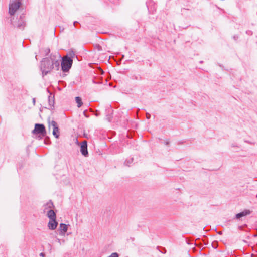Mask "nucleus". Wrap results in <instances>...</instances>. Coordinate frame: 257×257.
<instances>
[{
    "label": "nucleus",
    "instance_id": "dca6fc26",
    "mask_svg": "<svg viewBox=\"0 0 257 257\" xmlns=\"http://www.w3.org/2000/svg\"><path fill=\"white\" fill-rule=\"evenodd\" d=\"M49 105L51 106V107L52 106H53V105L54 104V97H51V96L49 97Z\"/></svg>",
    "mask_w": 257,
    "mask_h": 257
},
{
    "label": "nucleus",
    "instance_id": "7c9ffc66",
    "mask_svg": "<svg viewBox=\"0 0 257 257\" xmlns=\"http://www.w3.org/2000/svg\"><path fill=\"white\" fill-rule=\"evenodd\" d=\"M37 55H36V56H35V58H36V59H37Z\"/></svg>",
    "mask_w": 257,
    "mask_h": 257
},
{
    "label": "nucleus",
    "instance_id": "4468645a",
    "mask_svg": "<svg viewBox=\"0 0 257 257\" xmlns=\"http://www.w3.org/2000/svg\"><path fill=\"white\" fill-rule=\"evenodd\" d=\"M59 131L58 127H55V128H53V135L55 137V138H59Z\"/></svg>",
    "mask_w": 257,
    "mask_h": 257
},
{
    "label": "nucleus",
    "instance_id": "9b49d317",
    "mask_svg": "<svg viewBox=\"0 0 257 257\" xmlns=\"http://www.w3.org/2000/svg\"><path fill=\"white\" fill-rule=\"evenodd\" d=\"M251 213L250 211L248 210H245L243 211L240 212L239 213H237L236 215V218L237 219H240L242 217L245 216L246 215L250 214Z\"/></svg>",
    "mask_w": 257,
    "mask_h": 257
},
{
    "label": "nucleus",
    "instance_id": "9d476101",
    "mask_svg": "<svg viewBox=\"0 0 257 257\" xmlns=\"http://www.w3.org/2000/svg\"><path fill=\"white\" fill-rule=\"evenodd\" d=\"M58 225L56 219H50L48 226L50 229L54 230Z\"/></svg>",
    "mask_w": 257,
    "mask_h": 257
},
{
    "label": "nucleus",
    "instance_id": "1a4fd4ad",
    "mask_svg": "<svg viewBox=\"0 0 257 257\" xmlns=\"http://www.w3.org/2000/svg\"><path fill=\"white\" fill-rule=\"evenodd\" d=\"M67 230L68 225L64 223H61L58 229L59 235L62 236L65 235V234L67 232Z\"/></svg>",
    "mask_w": 257,
    "mask_h": 257
},
{
    "label": "nucleus",
    "instance_id": "c756f323",
    "mask_svg": "<svg viewBox=\"0 0 257 257\" xmlns=\"http://www.w3.org/2000/svg\"><path fill=\"white\" fill-rule=\"evenodd\" d=\"M218 233L219 234H222V232H221V231H220V232H219Z\"/></svg>",
    "mask_w": 257,
    "mask_h": 257
},
{
    "label": "nucleus",
    "instance_id": "c85d7f7f",
    "mask_svg": "<svg viewBox=\"0 0 257 257\" xmlns=\"http://www.w3.org/2000/svg\"><path fill=\"white\" fill-rule=\"evenodd\" d=\"M169 142L167 141H166V142H165V144H166V145H168V144H169Z\"/></svg>",
    "mask_w": 257,
    "mask_h": 257
},
{
    "label": "nucleus",
    "instance_id": "f03ea898",
    "mask_svg": "<svg viewBox=\"0 0 257 257\" xmlns=\"http://www.w3.org/2000/svg\"><path fill=\"white\" fill-rule=\"evenodd\" d=\"M69 55L70 56V57L66 56L63 58L61 57V69L64 72H68L71 68L73 63V60L71 57H74L75 54L73 52H71L69 53Z\"/></svg>",
    "mask_w": 257,
    "mask_h": 257
},
{
    "label": "nucleus",
    "instance_id": "6e6552de",
    "mask_svg": "<svg viewBox=\"0 0 257 257\" xmlns=\"http://www.w3.org/2000/svg\"><path fill=\"white\" fill-rule=\"evenodd\" d=\"M54 207L53 203L51 200H50L43 206V210L44 213L47 212V211L52 209Z\"/></svg>",
    "mask_w": 257,
    "mask_h": 257
},
{
    "label": "nucleus",
    "instance_id": "412c9836",
    "mask_svg": "<svg viewBox=\"0 0 257 257\" xmlns=\"http://www.w3.org/2000/svg\"><path fill=\"white\" fill-rule=\"evenodd\" d=\"M146 118L148 119H149L151 118V115L149 113H146Z\"/></svg>",
    "mask_w": 257,
    "mask_h": 257
},
{
    "label": "nucleus",
    "instance_id": "bb28decb",
    "mask_svg": "<svg viewBox=\"0 0 257 257\" xmlns=\"http://www.w3.org/2000/svg\"><path fill=\"white\" fill-rule=\"evenodd\" d=\"M35 102H36L35 98H33V102L34 105H35Z\"/></svg>",
    "mask_w": 257,
    "mask_h": 257
},
{
    "label": "nucleus",
    "instance_id": "aec40b11",
    "mask_svg": "<svg viewBox=\"0 0 257 257\" xmlns=\"http://www.w3.org/2000/svg\"><path fill=\"white\" fill-rule=\"evenodd\" d=\"M45 52L46 53V55H47L50 52V50L49 48H46Z\"/></svg>",
    "mask_w": 257,
    "mask_h": 257
},
{
    "label": "nucleus",
    "instance_id": "473e14b6",
    "mask_svg": "<svg viewBox=\"0 0 257 257\" xmlns=\"http://www.w3.org/2000/svg\"><path fill=\"white\" fill-rule=\"evenodd\" d=\"M71 234V233H68L67 235H69V234Z\"/></svg>",
    "mask_w": 257,
    "mask_h": 257
},
{
    "label": "nucleus",
    "instance_id": "393cba45",
    "mask_svg": "<svg viewBox=\"0 0 257 257\" xmlns=\"http://www.w3.org/2000/svg\"><path fill=\"white\" fill-rule=\"evenodd\" d=\"M40 255V256H41L42 257L45 256V254L44 253H41Z\"/></svg>",
    "mask_w": 257,
    "mask_h": 257
},
{
    "label": "nucleus",
    "instance_id": "6ab92c4d",
    "mask_svg": "<svg viewBox=\"0 0 257 257\" xmlns=\"http://www.w3.org/2000/svg\"><path fill=\"white\" fill-rule=\"evenodd\" d=\"M56 241L59 243V244H61L62 243H64L65 242V240H61L59 238H57L56 239Z\"/></svg>",
    "mask_w": 257,
    "mask_h": 257
},
{
    "label": "nucleus",
    "instance_id": "5701e85b",
    "mask_svg": "<svg viewBox=\"0 0 257 257\" xmlns=\"http://www.w3.org/2000/svg\"><path fill=\"white\" fill-rule=\"evenodd\" d=\"M86 113H87V110H85V111H84V112H83V114H84V115L85 117H88L89 116H88V115H87V114H86Z\"/></svg>",
    "mask_w": 257,
    "mask_h": 257
},
{
    "label": "nucleus",
    "instance_id": "cd10ccee",
    "mask_svg": "<svg viewBox=\"0 0 257 257\" xmlns=\"http://www.w3.org/2000/svg\"><path fill=\"white\" fill-rule=\"evenodd\" d=\"M244 142H246V143H248V144H252V143H251V142H250L249 141H246V140H245V141H244Z\"/></svg>",
    "mask_w": 257,
    "mask_h": 257
},
{
    "label": "nucleus",
    "instance_id": "b1692460",
    "mask_svg": "<svg viewBox=\"0 0 257 257\" xmlns=\"http://www.w3.org/2000/svg\"><path fill=\"white\" fill-rule=\"evenodd\" d=\"M231 147H237V148H239V146H236L235 145H234V144H232V145H231Z\"/></svg>",
    "mask_w": 257,
    "mask_h": 257
},
{
    "label": "nucleus",
    "instance_id": "423d86ee",
    "mask_svg": "<svg viewBox=\"0 0 257 257\" xmlns=\"http://www.w3.org/2000/svg\"><path fill=\"white\" fill-rule=\"evenodd\" d=\"M146 5L150 13H153L156 10L155 4L152 0H148L146 2Z\"/></svg>",
    "mask_w": 257,
    "mask_h": 257
},
{
    "label": "nucleus",
    "instance_id": "0eeeda50",
    "mask_svg": "<svg viewBox=\"0 0 257 257\" xmlns=\"http://www.w3.org/2000/svg\"><path fill=\"white\" fill-rule=\"evenodd\" d=\"M25 25L26 23L24 20V16L22 15L20 16L19 20L18 21L17 27L20 29L23 30Z\"/></svg>",
    "mask_w": 257,
    "mask_h": 257
},
{
    "label": "nucleus",
    "instance_id": "39448f33",
    "mask_svg": "<svg viewBox=\"0 0 257 257\" xmlns=\"http://www.w3.org/2000/svg\"><path fill=\"white\" fill-rule=\"evenodd\" d=\"M80 152L84 156L87 157L88 156L87 142L86 141H84L81 143Z\"/></svg>",
    "mask_w": 257,
    "mask_h": 257
},
{
    "label": "nucleus",
    "instance_id": "2f4dec72",
    "mask_svg": "<svg viewBox=\"0 0 257 257\" xmlns=\"http://www.w3.org/2000/svg\"><path fill=\"white\" fill-rule=\"evenodd\" d=\"M96 83H101V82H97Z\"/></svg>",
    "mask_w": 257,
    "mask_h": 257
},
{
    "label": "nucleus",
    "instance_id": "20e7f679",
    "mask_svg": "<svg viewBox=\"0 0 257 257\" xmlns=\"http://www.w3.org/2000/svg\"><path fill=\"white\" fill-rule=\"evenodd\" d=\"M34 134H39L43 137L45 136L46 132L45 126L42 124L37 123L35 125V128L32 131Z\"/></svg>",
    "mask_w": 257,
    "mask_h": 257
},
{
    "label": "nucleus",
    "instance_id": "a211bd4d",
    "mask_svg": "<svg viewBox=\"0 0 257 257\" xmlns=\"http://www.w3.org/2000/svg\"><path fill=\"white\" fill-rule=\"evenodd\" d=\"M51 124L53 128H55V127H58L57 123L54 120L51 121Z\"/></svg>",
    "mask_w": 257,
    "mask_h": 257
},
{
    "label": "nucleus",
    "instance_id": "7ed1b4c3",
    "mask_svg": "<svg viewBox=\"0 0 257 257\" xmlns=\"http://www.w3.org/2000/svg\"><path fill=\"white\" fill-rule=\"evenodd\" d=\"M21 5V0H12L9 4V13L14 15Z\"/></svg>",
    "mask_w": 257,
    "mask_h": 257
},
{
    "label": "nucleus",
    "instance_id": "2eb2a0df",
    "mask_svg": "<svg viewBox=\"0 0 257 257\" xmlns=\"http://www.w3.org/2000/svg\"><path fill=\"white\" fill-rule=\"evenodd\" d=\"M133 162V158H129L125 160V161L124 162V164L126 166H129L130 165V164L132 163Z\"/></svg>",
    "mask_w": 257,
    "mask_h": 257
},
{
    "label": "nucleus",
    "instance_id": "4be33fe9",
    "mask_svg": "<svg viewBox=\"0 0 257 257\" xmlns=\"http://www.w3.org/2000/svg\"><path fill=\"white\" fill-rule=\"evenodd\" d=\"M246 34H247L248 35H251L252 34V32L251 31H250V30H248V31H246Z\"/></svg>",
    "mask_w": 257,
    "mask_h": 257
},
{
    "label": "nucleus",
    "instance_id": "f8f14e48",
    "mask_svg": "<svg viewBox=\"0 0 257 257\" xmlns=\"http://www.w3.org/2000/svg\"><path fill=\"white\" fill-rule=\"evenodd\" d=\"M47 216L49 219H56V214L52 209H50L47 211Z\"/></svg>",
    "mask_w": 257,
    "mask_h": 257
},
{
    "label": "nucleus",
    "instance_id": "f3484780",
    "mask_svg": "<svg viewBox=\"0 0 257 257\" xmlns=\"http://www.w3.org/2000/svg\"><path fill=\"white\" fill-rule=\"evenodd\" d=\"M108 257H119V254L117 252H114Z\"/></svg>",
    "mask_w": 257,
    "mask_h": 257
},
{
    "label": "nucleus",
    "instance_id": "f257e3e1",
    "mask_svg": "<svg viewBox=\"0 0 257 257\" xmlns=\"http://www.w3.org/2000/svg\"><path fill=\"white\" fill-rule=\"evenodd\" d=\"M61 56L59 53H52L50 58H44L41 62L40 70L44 77L50 73L53 69L58 70Z\"/></svg>",
    "mask_w": 257,
    "mask_h": 257
},
{
    "label": "nucleus",
    "instance_id": "a878e982",
    "mask_svg": "<svg viewBox=\"0 0 257 257\" xmlns=\"http://www.w3.org/2000/svg\"><path fill=\"white\" fill-rule=\"evenodd\" d=\"M78 22L77 21H74L73 23V25L74 26H75L76 24H77Z\"/></svg>",
    "mask_w": 257,
    "mask_h": 257
},
{
    "label": "nucleus",
    "instance_id": "ddd939ff",
    "mask_svg": "<svg viewBox=\"0 0 257 257\" xmlns=\"http://www.w3.org/2000/svg\"><path fill=\"white\" fill-rule=\"evenodd\" d=\"M75 101L77 104V107L80 108L83 104L81 98L78 96L76 97Z\"/></svg>",
    "mask_w": 257,
    "mask_h": 257
}]
</instances>
